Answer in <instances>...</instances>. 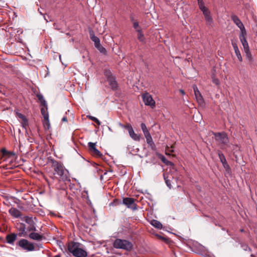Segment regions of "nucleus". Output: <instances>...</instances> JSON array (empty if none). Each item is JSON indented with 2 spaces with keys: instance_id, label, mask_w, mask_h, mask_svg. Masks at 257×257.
Returning <instances> with one entry per match:
<instances>
[{
  "instance_id": "obj_1",
  "label": "nucleus",
  "mask_w": 257,
  "mask_h": 257,
  "mask_svg": "<svg viewBox=\"0 0 257 257\" xmlns=\"http://www.w3.org/2000/svg\"><path fill=\"white\" fill-rule=\"evenodd\" d=\"M68 249L75 257H86L87 252L84 248L83 245L76 242H71L69 243Z\"/></svg>"
},
{
  "instance_id": "obj_2",
  "label": "nucleus",
  "mask_w": 257,
  "mask_h": 257,
  "mask_svg": "<svg viewBox=\"0 0 257 257\" xmlns=\"http://www.w3.org/2000/svg\"><path fill=\"white\" fill-rule=\"evenodd\" d=\"M113 246L115 248H120L130 251L133 247L132 243L127 240L116 239L113 243Z\"/></svg>"
},
{
  "instance_id": "obj_3",
  "label": "nucleus",
  "mask_w": 257,
  "mask_h": 257,
  "mask_svg": "<svg viewBox=\"0 0 257 257\" xmlns=\"http://www.w3.org/2000/svg\"><path fill=\"white\" fill-rule=\"evenodd\" d=\"M199 8L202 12L205 18L206 25L209 26H212L213 20L210 15V12L204 4L203 1H198Z\"/></svg>"
},
{
  "instance_id": "obj_4",
  "label": "nucleus",
  "mask_w": 257,
  "mask_h": 257,
  "mask_svg": "<svg viewBox=\"0 0 257 257\" xmlns=\"http://www.w3.org/2000/svg\"><path fill=\"white\" fill-rule=\"evenodd\" d=\"M246 33L244 34H239V38L243 46V51L246 57V58L250 61L252 59L251 54L250 52L249 45L246 39Z\"/></svg>"
},
{
  "instance_id": "obj_5",
  "label": "nucleus",
  "mask_w": 257,
  "mask_h": 257,
  "mask_svg": "<svg viewBox=\"0 0 257 257\" xmlns=\"http://www.w3.org/2000/svg\"><path fill=\"white\" fill-rule=\"evenodd\" d=\"M121 203L124 204L127 208H131L133 210L137 209L136 205L135 203V199L132 198H124L123 199L122 203L119 202L118 200L115 199L113 203H111V205H120Z\"/></svg>"
},
{
  "instance_id": "obj_6",
  "label": "nucleus",
  "mask_w": 257,
  "mask_h": 257,
  "mask_svg": "<svg viewBox=\"0 0 257 257\" xmlns=\"http://www.w3.org/2000/svg\"><path fill=\"white\" fill-rule=\"evenodd\" d=\"M18 244L22 249L27 251H32L35 250L34 244L26 239L20 240Z\"/></svg>"
},
{
  "instance_id": "obj_7",
  "label": "nucleus",
  "mask_w": 257,
  "mask_h": 257,
  "mask_svg": "<svg viewBox=\"0 0 257 257\" xmlns=\"http://www.w3.org/2000/svg\"><path fill=\"white\" fill-rule=\"evenodd\" d=\"M142 98L146 105L150 106L154 108L156 106V102L153 99L152 95L148 92L142 94Z\"/></svg>"
},
{
  "instance_id": "obj_8",
  "label": "nucleus",
  "mask_w": 257,
  "mask_h": 257,
  "mask_svg": "<svg viewBox=\"0 0 257 257\" xmlns=\"http://www.w3.org/2000/svg\"><path fill=\"white\" fill-rule=\"evenodd\" d=\"M215 139L220 143L227 145L228 143V138L225 133H214Z\"/></svg>"
},
{
  "instance_id": "obj_9",
  "label": "nucleus",
  "mask_w": 257,
  "mask_h": 257,
  "mask_svg": "<svg viewBox=\"0 0 257 257\" xmlns=\"http://www.w3.org/2000/svg\"><path fill=\"white\" fill-rule=\"evenodd\" d=\"M231 20L235 24V25L238 27V28L240 29V34H245L246 33L245 27L239 20V19L235 15H232L231 17Z\"/></svg>"
},
{
  "instance_id": "obj_10",
  "label": "nucleus",
  "mask_w": 257,
  "mask_h": 257,
  "mask_svg": "<svg viewBox=\"0 0 257 257\" xmlns=\"http://www.w3.org/2000/svg\"><path fill=\"white\" fill-rule=\"evenodd\" d=\"M193 88L194 92V94L196 97V99L198 103H202L203 102V97L201 95V94L199 90H198L196 85H194L193 86Z\"/></svg>"
},
{
  "instance_id": "obj_11",
  "label": "nucleus",
  "mask_w": 257,
  "mask_h": 257,
  "mask_svg": "<svg viewBox=\"0 0 257 257\" xmlns=\"http://www.w3.org/2000/svg\"><path fill=\"white\" fill-rule=\"evenodd\" d=\"M231 44L238 60L240 62H242V58L236 43L235 41H232Z\"/></svg>"
},
{
  "instance_id": "obj_12",
  "label": "nucleus",
  "mask_w": 257,
  "mask_h": 257,
  "mask_svg": "<svg viewBox=\"0 0 257 257\" xmlns=\"http://www.w3.org/2000/svg\"><path fill=\"white\" fill-rule=\"evenodd\" d=\"M146 139V142L148 144L149 147L152 150H156V145L155 143H154L152 136L151 134H148L147 135L145 136Z\"/></svg>"
},
{
  "instance_id": "obj_13",
  "label": "nucleus",
  "mask_w": 257,
  "mask_h": 257,
  "mask_svg": "<svg viewBox=\"0 0 257 257\" xmlns=\"http://www.w3.org/2000/svg\"><path fill=\"white\" fill-rule=\"evenodd\" d=\"M57 174L60 176V179L63 181H66L69 179L68 172L64 168L58 172Z\"/></svg>"
},
{
  "instance_id": "obj_14",
  "label": "nucleus",
  "mask_w": 257,
  "mask_h": 257,
  "mask_svg": "<svg viewBox=\"0 0 257 257\" xmlns=\"http://www.w3.org/2000/svg\"><path fill=\"white\" fill-rule=\"evenodd\" d=\"M164 180H165L166 185L170 189H171L172 187L171 181V180L174 178V176H173L172 174L165 173L164 174Z\"/></svg>"
},
{
  "instance_id": "obj_15",
  "label": "nucleus",
  "mask_w": 257,
  "mask_h": 257,
  "mask_svg": "<svg viewBox=\"0 0 257 257\" xmlns=\"http://www.w3.org/2000/svg\"><path fill=\"white\" fill-rule=\"evenodd\" d=\"M17 238V234L15 233H11L6 236V239L7 242L10 244H14V241Z\"/></svg>"
},
{
  "instance_id": "obj_16",
  "label": "nucleus",
  "mask_w": 257,
  "mask_h": 257,
  "mask_svg": "<svg viewBox=\"0 0 257 257\" xmlns=\"http://www.w3.org/2000/svg\"><path fill=\"white\" fill-rule=\"evenodd\" d=\"M9 212L12 216L15 218H18L21 216V212L15 208H11Z\"/></svg>"
},
{
  "instance_id": "obj_17",
  "label": "nucleus",
  "mask_w": 257,
  "mask_h": 257,
  "mask_svg": "<svg viewBox=\"0 0 257 257\" xmlns=\"http://www.w3.org/2000/svg\"><path fill=\"white\" fill-rule=\"evenodd\" d=\"M29 237L30 238L37 241L41 240L43 238V236L42 235L36 232H32L30 233Z\"/></svg>"
},
{
  "instance_id": "obj_18",
  "label": "nucleus",
  "mask_w": 257,
  "mask_h": 257,
  "mask_svg": "<svg viewBox=\"0 0 257 257\" xmlns=\"http://www.w3.org/2000/svg\"><path fill=\"white\" fill-rule=\"evenodd\" d=\"M130 137L134 141H140L141 140V135L135 133L133 128L128 132Z\"/></svg>"
},
{
  "instance_id": "obj_19",
  "label": "nucleus",
  "mask_w": 257,
  "mask_h": 257,
  "mask_svg": "<svg viewBox=\"0 0 257 257\" xmlns=\"http://www.w3.org/2000/svg\"><path fill=\"white\" fill-rule=\"evenodd\" d=\"M90 37L91 40L94 42L95 46L100 44L99 39L94 35L92 31H90Z\"/></svg>"
},
{
  "instance_id": "obj_20",
  "label": "nucleus",
  "mask_w": 257,
  "mask_h": 257,
  "mask_svg": "<svg viewBox=\"0 0 257 257\" xmlns=\"http://www.w3.org/2000/svg\"><path fill=\"white\" fill-rule=\"evenodd\" d=\"M53 165L54 171L57 174L64 168L63 165L58 162H53Z\"/></svg>"
},
{
  "instance_id": "obj_21",
  "label": "nucleus",
  "mask_w": 257,
  "mask_h": 257,
  "mask_svg": "<svg viewBox=\"0 0 257 257\" xmlns=\"http://www.w3.org/2000/svg\"><path fill=\"white\" fill-rule=\"evenodd\" d=\"M218 156L220 161L222 163L223 167L226 169L228 168L229 167V166L227 164V161L223 154L219 153L218 154Z\"/></svg>"
},
{
  "instance_id": "obj_22",
  "label": "nucleus",
  "mask_w": 257,
  "mask_h": 257,
  "mask_svg": "<svg viewBox=\"0 0 257 257\" xmlns=\"http://www.w3.org/2000/svg\"><path fill=\"white\" fill-rule=\"evenodd\" d=\"M108 80L112 88L116 89L117 87V84L115 79L112 77H110L108 78Z\"/></svg>"
},
{
  "instance_id": "obj_23",
  "label": "nucleus",
  "mask_w": 257,
  "mask_h": 257,
  "mask_svg": "<svg viewBox=\"0 0 257 257\" xmlns=\"http://www.w3.org/2000/svg\"><path fill=\"white\" fill-rule=\"evenodd\" d=\"M151 224L158 229H161L162 225L160 222L156 220H153L151 222Z\"/></svg>"
},
{
  "instance_id": "obj_24",
  "label": "nucleus",
  "mask_w": 257,
  "mask_h": 257,
  "mask_svg": "<svg viewBox=\"0 0 257 257\" xmlns=\"http://www.w3.org/2000/svg\"><path fill=\"white\" fill-rule=\"evenodd\" d=\"M141 128L142 130V131L144 134V136L147 135L148 134H150V132L147 129V127L146 125V124L144 123H142L141 124Z\"/></svg>"
},
{
  "instance_id": "obj_25",
  "label": "nucleus",
  "mask_w": 257,
  "mask_h": 257,
  "mask_svg": "<svg viewBox=\"0 0 257 257\" xmlns=\"http://www.w3.org/2000/svg\"><path fill=\"white\" fill-rule=\"evenodd\" d=\"M41 113L43 116L44 118H48L49 114L47 111V108L43 107L41 108Z\"/></svg>"
},
{
  "instance_id": "obj_26",
  "label": "nucleus",
  "mask_w": 257,
  "mask_h": 257,
  "mask_svg": "<svg viewBox=\"0 0 257 257\" xmlns=\"http://www.w3.org/2000/svg\"><path fill=\"white\" fill-rule=\"evenodd\" d=\"M37 97L38 98V99L40 100L41 103L42 105H44V106H46V101H45V100L44 99V97L41 94H38L37 95Z\"/></svg>"
},
{
  "instance_id": "obj_27",
  "label": "nucleus",
  "mask_w": 257,
  "mask_h": 257,
  "mask_svg": "<svg viewBox=\"0 0 257 257\" xmlns=\"http://www.w3.org/2000/svg\"><path fill=\"white\" fill-rule=\"evenodd\" d=\"M138 39L141 42H144L145 41V37L143 34L142 30L138 31Z\"/></svg>"
},
{
  "instance_id": "obj_28",
  "label": "nucleus",
  "mask_w": 257,
  "mask_h": 257,
  "mask_svg": "<svg viewBox=\"0 0 257 257\" xmlns=\"http://www.w3.org/2000/svg\"><path fill=\"white\" fill-rule=\"evenodd\" d=\"M91 153L93 156H95L97 157H101L102 156V154L97 149H94L92 152H91Z\"/></svg>"
},
{
  "instance_id": "obj_29",
  "label": "nucleus",
  "mask_w": 257,
  "mask_h": 257,
  "mask_svg": "<svg viewBox=\"0 0 257 257\" xmlns=\"http://www.w3.org/2000/svg\"><path fill=\"white\" fill-rule=\"evenodd\" d=\"M95 47L100 51V52L103 54H105L106 53V49L100 44Z\"/></svg>"
},
{
  "instance_id": "obj_30",
  "label": "nucleus",
  "mask_w": 257,
  "mask_h": 257,
  "mask_svg": "<svg viewBox=\"0 0 257 257\" xmlns=\"http://www.w3.org/2000/svg\"><path fill=\"white\" fill-rule=\"evenodd\" d=\"M43 125L45 128H48V129L49 128V127L50 126V122L49 120V118H47V119L44 118Z\"/></svg>"
},
{
  "instance_id": "obj_31",
  "label": "nucleus",
  "mask_w": 257,
  "mask_h": 257,
  "mask_svg": "<svg viewBox=\"0 0 257 257\" xmlns=\"http://www.w3.org/2000/svg\"><path fill=\"white\" fill-rule=\"evenodd\" d=\"M88 146L89 148L90 152H92L94 149H96V143L89 142L88 144Z\"/></svg>"
},
{
  "instance_id": "obj_32",
  "label": "nucleus",
  "mask_w": 257,
  "mask_h": 257,
  "mask_svg": "<svg viewBox=\"0 0 257 257\" xmlns=\"http://www.w3.org/2000/svg\"><path fill=\"white\" fill-rule=\"evenodd\" d=\"M133 27L137 32L142 30L139 23L137 22H133Z\"/></svg>"
},
{
  "instance_id": "obj_33",
  "label": "nucleus",
  "mask_w": 257,
  "mask_h": 257,
  "mask_svg": "<svg viewBox=\"0 0 257 257\" xmlns=\"http://www.w3.org/2000/svg\"><path fill=\"white\" fill-rule=\"evenodd\" d=\"M21 123H22V126L24 128H26V127L28 125V120L27 119V118H26L23 119Z\"/></svg>"
},
{
  "instance_id": "obj_34",
  "label": "nucleus",
  "mask_w": 257,
  "mask_h": 257,
  "mask_svg": "<svg viewBox=\"0 0 257 257\" xmlns=\"http://www.w3.org/2000/svg\"><path fill=\"white\" fill-rule=\"evenodd\" d=\"M89 118L93 121H95L98 125L100 124V122L99 120L96 117L94 116H90Z\"/></svg>"
},
{
  "instance_id": "obj_35",
  "label": "nucleus",
  "mask_w": 257,
  "mask_h": 257,
  "mask_svg": "<svg viewBox=\"0 0 257 257\" xmlns=\"http://www.w3.org/2000/svg\"><path fill=\"white\" fill-rule=\"evenodd\" d=\"M124 128L127 129L128 132L133 128L131 124L130 123L125 124Z\"/></svg>"
},
{
  "instance_id": "obj_36",
  "label": "nucleus",
  "mask_w": 257,
  "mask_h": 257,
  "mask_svg": "<svg viewBox=\"0 0 257 257\" xmlns=\"http://www.w3.org/2000/svg\"><path fill=\"white\" fill-rule=\"evenodd\" d=\"M174 151L172 149V148L170 149V148H168L166 150V154L167 155H171V153L173 152Z\"/></svg>"
},
{
  "instance_id": "obj_37",
  "label": "nucleus",
  "mask_w": 257,
  "mask_h": 257,
  "mask_svg": "<svg viewBox=\"0 0 257 257\" xmlns=\"http://www.w3.org/2000/svg\"><path fill=\"white\" fill-rule=\"evenodd\" d=\"M16 114H17V116L20 118H21L22 120L26 118V117L23 115L22 114V113H19V112H17L16 113Z\"/></svg>"
},
{
  "instance_id": "obj_38",
  "label": "nucleus",
  "mask_w": 257,
  "mask_h": 257,
  "mask_svg": "<svg viewBox=\"0 0 257 257\" xmlns=\"http://www.w3.org/2000/svg\"><path fill=\"white\" fill-rule=\"evenodd\" d=\"M213 82L216 85L219 84V80L218 79L213 78Z\"/></svg>"
},
{
  "instance_id": "obj_39",
  "label": "nucleus",
  "mask_w": 257,
  "mask_h": 257,
  "mask_svg": "<svg viewBox=\"0 0 257 257\" xmlns=\"http://www.w3.org/2000/svg\"><path fill=\"white\" fill-rule=\"evenodd\" d=\"M28 230L29 231H31V230L35 231L36 230V227L35 226H32L30 228H28Z\"/></svg>"
},
{
  "instance_id": "obj_40",
  "label": "nucleus",
  "mask_w": 257,
  "mask_h": 257,
  "mask_svg": "<svg viewBox=\"0 0 257 257\" xmlns=\"http://www.w3.org/2000/svg\"><path fill=\"white\" fill-rule=\"evenodd\" d=\"M162 161H163L164 162L166 163V162H165V159H162ZM166 163H167V164L172 165V163L171 162H169V161H167V162H166Z\"/></svg>"
},
{
  "instance_id": "obj_41",
  "label": "nucleus",
  "mask_w": 257,
  "mask_h": 257,
  "mask_svg": "<svg viewBox=\"0 0 257 257\" xmlns=\"http://www.w3.org/2000/svg\"><path fill=\"white\" fill-rule=\"evenodd\" d=\"M62 120L63 121H67V117L66 116L65 117H63L62 119Z\"/></svg>"
},
{
  "instance_id": "obj_42",
  "label": "nucleus",
  "mask_w": 257,
  "mask_h": 257,
  "mask_svg": "<svg viewBox=\"0 0 257 257\" xmlns=\"http://www.w3.org/2000/svg\"><path fill=\"white\" fill-rule=\"evenodd\" d=\"M179 91H180V92L182 94H183V95H184V94H185V92H184V91L183 90H182V89H180V90H179Z\"/></svg>"
},
{
  "instance_id": "obj_43",
  "label": "nucleus",
  "mask_w": 257,
  "mask_h": 257,
  "mask_svg": "<svg viewBox=\"0 0 257 257\" xmlns=\"http://www.w3.org/2000/svg\"><path fill=\"white\" fill-rule=\"evenodd\" d=\"M119 125L120 127H122V128H124V124H122V123H119Z\"/></svg>"
},
{
  "instance_id": "obj_44",
  "label": "nucleus",
  "mask_w": 257,
  "mask_h": 257,
  "mask_svg": "<svg viewBox=\"0 0 257 257\" xmlns=\"http://www.w3.org/2000/svg\"><path fill=\"white\" fill-rule=\"evenodd\" d=\"M131 21H134V19H133L132 18H131Z\"/></svg>"
}]
</instances>
